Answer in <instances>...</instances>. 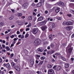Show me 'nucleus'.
<instances>
[{
  "label": "nucleus",
  "mask_w": 74,
  "mask_h": 74,
  "mask_svg": "<svg viewBox=\"0 0 74 74\" xmlns=\"http://www.w3.org/2000/svg\"><path fill=\"white\" fill-rule=\"evenodd\" d=\"M40 43L41 40L39 39H38L35 41L34 44L35 45L37 46V45H39V44H40Z\"/></svg>",
  "instance_id": "f257e3e1"
},
{
  "label": "nucleus",
  "mask_w": 74,
  "mask_h": 74,
  "mask_svg": "<svg viewBox=\"0 0 74 74\" xmlns=\"http://www.w3.org/2000/svg\"><path fill=\"white\" fill-rule=\"evenodd\" d=\"M72 51H73V48H69L68 49V57H70V55H71V53L72 52Z\"/></svg>",
  "instance_id": "f03ea898"
},
{
  "label": "nucleus",
  "mask_w": 74,
  "mask_h": 74,
  "mask_svg": "<svg viewBox=\"0 0 74 74\" xmlns=\"http://www.w3.org/2000/svg\"><path fill=\"white\" fill-rule=\"evenodd\" d=\"M48 71V74H52L54 73V71L52 69H50Z\"/></svg>",
  "instance_id": "7ed1b4c3"
},
{
  "label": "nucleus",
  "mask_w": 74,
  "mask_h": 74,
  "mask_svg": "<svg viewBox=\"0 0 74 74\" xmlns=\"http://www.w3.org/2000/svg\"><path fill=\"white\" fill-rule=\"evenodd\" d=\"M3 66L7 68H10V65L9 63H8L6 64V63H5L3 64Z\"/></svg>",
  "instance_id": "20e7f679"
},
{
  "label": "nucleus",
  "mask_w": 74,
  "mask_h": 74,
  "mask_svg": "<svg viewBox=\"0 0 74 74\" xmlns=\"http://www.w3.org/2000/svg\"><path fill=\"white\" fill-rule=\"evenodd\" d=\"M47 22V21H46V20H44L43 21L41 22L40 23V25L41 26L42 25H44L46 24Z\"/></svg>",
  "instance_id": "39448f33"
},
{
  "label": "nucleus",
  "mask_w": 74,
  "mask_h": 74,
  "mask_svg": "<svg viewBox=\"0 0 74 74\" xmlns=\"http://www.w3.org/2000/svg\"><path fill=\"white\" fill-rule=\"evenodd\" d=\"M47 28H48V27H47V25H44L42 26L41 27V29L42 31L45 30H46Z\"/></svg>",
  "instance_id": "423d86ee"
},
{
  "label": "nucleus",
  "mask_w": 74,
  "mask_h": 74,
  "mask_svg": "<svg viewBox=\"0 0 74 74\" xmlns=\"http://www.w3.org/2000/svg\"><path fill=\"white\" fill-rule=\"evenodd\" d=\"M38 32V29L37 28H34L33 30V33L35 34H37V32Z\"/></svg>",
  "instance_id": "0eeeda50"
},
{
  "label": "nucleus",
  "mask_w": 74,
  "mask_h": 74,
  "mask_svg": "<svg viewBox=\"0 0 74 74\" xmlns=\"http://www.w3.org/2000/svg\"><path fill=\"white\" fill-rule=\"evenodd\" d=\"M27 6H28V3H25L23 5V7L24 9H26Z\"/></svg>",
  "instance_id": "6e6552de"
},
{
  "label": "nucleus",
  "mask_w": 74,
  "mask_h": 74,
  "mask_svg": "<svg viewBox=\"0 0 74 74\" xmlns=\"http://www.w3.org/2000/svg\"><path fill=\"white\" fill-rule=\"evenodd\" d=\"M58 5L60 7H64V3L62 2H60Z\"/></svg>",
  "instance_id": "1a4fd4ad"
},
{
  "label": "nucleus",
  "mask_w": 74,
  "mask_h": 74,
  "mask_svg": "<svg viewBox=\"0 0 74 74\" xmlns=\"http://www.w3.org/2000/svg\"><path fill=\"white\" fill-rule=\"evenodd\" d=\"M43 17L42 16H40L39 17L37 21V22H38V21H42L43 20Z\"/></svg>",
  "instance_id": "9d476101"
},
{
  "label": "nucleus",
  "mask_w": 74,
  "mask_h": 74,
  "mask_svg": "<svg viewBox=\"0 0 74 74\" xmlns=\"http://www.w3.org/2000/svg\"><path fill=\"white\" fill-rule=\"evenodd\" d=\"M12 67L14 69L16 66V63L14 62H12L11 63Z\"/></svg>",
  "instance_id": "9b49d317"
},
{
  "label": "nucleus",
  "mask_w": 74,
  "mask_h": 74,
  "mask_svg": "<svg viewBox=\"0 0 74 74\" xmlns=\"http://www.w3.org/2000/svg\"><path fill=\"white\" fill-rule=\"evenodd\" d=\"M7 72V70L6 69H3L2 71H1L0 72V74H4L6 73Z\"/></svg>",
  "instance_id": "f8f14e48"
},
{
  "label": "nucleus",
  "mask_w": 74,
  "mask_h": 74,
  "mask_svg": "<svg viewBox=\"0 0 74 74\" xmlns=\"http://www.w3.org/2000/svg\"><path fill=\"white\" fill-rule=\"evenodd\" d=\"M66 29L67 30H68V31H70V30H71V27L70 26H67L66 27Z\"/></svg>",
  "instance_id": "ddd939ff"
},
{
  "label": "nucleus",
  "mask_w": 74,
  "mask_h": 74,
  "mask_svg": "<svg viewBox=\"0 0 74 74\" xmlns=\"http://www.w3.org/2000/svg\"><path fill=\"white\" fill-rule=\"evenodd\" d=\"M14 69H15L16 70L18 71H20V68L18 66H16Z\"/></svg>",
  "instance_id": "4468645a"
},
{
  "label": "nucleus",
  "mask_w": 74,
  "mask_h": 74,
  "mask_svg": "<svg viewBox=\"0 0 74 74\" xmlns=\"http://www.w3.org/2000/svg\"><path fill=\"white\" fill-rule=\"evenodd\" d=\"M73 24V22L71 21H69L66 23V25L67 26L71 25Z\"/></svg>",
  "instance_id": "2eb2a0df"
},
{
  "label": "nucleus",
  "mask_w": 74,
  "mask_h": 74,
  "mask_svg": "<svg viewBox=\"0 0 74 74\" xmlns=\"http://www.w3.org/2000/svg\"><path fill=\"white\" fill-rule=\"evenodd\" d=\"M42 2H39L37 4V7H40L42 6Z\"/></svg>",
  "instance_id": "dca6fc26"
},
{
  "label": "nucleus",
  "mask_w": 74,
  "mask_h": 74,
  "mask_svg": "<svg viewBox=\"0 0 74 74\" xmlns=\"http://www.w3.org/2000/svg\"><path fill=\"white\" fill-rule=\"evenodd\" d=\"M61 69H62V68L60 66H58L56 68V71H60V70H61Z\"/></svg>",
  "instance_id": "f3484780"
},
{
  "label": "nucleus",
  "mask_w": 74,
  "mask_h": 74,
  "mask_svg": "<svg viewBox=\"0 0 74 74\" xmlns=\"http://www.w3.org/2000/svg\"><path fill=\"white\" fill-rule=\"evenodd\" d=\"M61 58L64 61H66V59L64 57H63V56H61Z\"/></svg>",
  "instance_id": "a211bd4d"
},
{
  "label": "nucleus",
  "mask_w": 74,
  "mask_h": 74,
  "mask_svg": "<svg viewBox=\"0 0 74 74\" xmlns=\"http://www.w3.org/2000/svg\"><path fill=\"white\" fill-rule=\"evenodd\" d=\"M31 63L32 64H34V60L33 59H32L31 60Z\"/></svg>",
  "instance_id": "6ab92c4d"
},
{
  "label": "nucleus",
  "mask_w": 74,
  "mask_h": 74,
  "mask_svg": "<svg viewBox=\"0 0 74 74\" xmlns=\"http://www.w3.org/2000/svg\"><path fill=\"white\" fill-rule=\"evenodd\" d=\"M69 64L68 63H66L65 64L64 67H65V68H68V67H69Z\"/></svg>",
  "instance_id": "aec40b11"
},
{
  "label": "nucleus",
  "mask_w": 74,
  "mask_h": 74,
  "mask_svg": "<svg viewBox=\"0 0 74 74\" xmlns=\"http://www.w3.org/2000/svg\"><path fill=\"white\" fill-rule=\"evenodd\" d=\"M23 24V22L21 21H19L18 23V25H21Z\"/></svg>",
  "instance_id": "412c9836"
},
{
  "label": "nucleus",
  "mask_w": 74,
  "mask_h": 74,
  "mask_svg": "<svg viewBox=\"0 0 74 74\" xmlns=\"http://www.w3.org/2000/svg\"><path fill=\"white\" fill-rule=\"evenodd\" d=\"M44 63V61H41L38 64V65H42Z\"/></svg>",
  "instance_id": "4be33fe9"
},
{
  "label": "nucleus",
  "mask_w": 74,
  "mask_h": 74,
  "mask_svg": "<svg viewBox=\"0 0 74 74\" xmlns=\"http://www.w3.org/2000/svg\"><path fill=\"white\" fill-rule=\"evenodd\" d=\"M5 49H6V51H9L11 49L8 46L6 47Z\"/></svg>",
  "instance_id": "5701e85b"
},
{
  "label": "nucleus",
  "mask_w": 74,
  "mask_h": 74,
  "mask_svg": "<svg viewBox=\"0 0 74 74\" xmlns=\"http://www.w3.org/2000/svg\"><path fill=\"white\" fill-rule=\"evenodd\" d=\"M28 20H32L33 19V17L32 16H29L28 17Z\"/></svg>",
  "instance_id": "b1692460"
},
{
  "label": "nucleus",
  "mask_w": 74,
  "mask_h": 74,
  "mask_svg": "<svg viewBox=\"0 0 74 74\" xmlns=\"http://www.w3.org/2000/svg\"><path fill=\"white\" fill-rule=\"evenodd\" d=\"M71 46H72V44L70 43L69 45H68L66 48H71Z\"/></svg>",
  "instance_id": "393cba45"
},
{
  "label": "nucleus",
  "mask_w": 74,
  "mask_h": 74,
  "mask_svg": "<svg viewBox=\"0 0 74 74\" xmlns=\"http://www.w3.org/2000/svg\"><path fill=\"white\" fill-rule=\"evenodd\" d=\"M18 16L19 18L20 17H21V16H22V14L21 13H18Z\"/></svg>",
  "instance_id": "a878e982"
},
{
  "label": "nucleus",
  "mask_w": 74,
  "mask_h": 74,
  "mask_svg": "<svg viewBox=\"0 0 74 74\" xmlns=\"http://www.w3.org/2000/svg\"><path fill=\"white\" fill-rule=\"evenodd\" d=\"M47 67L49 68H51L52 67V65L51 64H48L47 65Z\"/></svg>",
  "instance_id": "bb28decb"
},
{
  "label": "nucleus",
  "mask_w": 74,
  "mask_h": 74,
  "mask_svg": "<svg viewBox=\"0 0 74 74\" xmlns=\"http://www.w3.org/2000/svg\"><path fill=\"white\" fill-rule=\"evenodd\" d=\"M57 18V19H58V21H60V20H61L62 19V17H60V16L58 17Z\"/></svg>",
  "instance_id": "cd10ccee"
},
{
  "label": "nucleus",
  "mask_w": 74,
  "mask_h": 74,
  "mask_svg": "<svg viewBox=\"0 0 74 74\" xmlns=\"http://www.w3.org/2000/svg\"><path fill=\"white\" fill-rule=\"evenodd\" d=\"M49 39L50 40H52V34L50 35L49 36Z\"/></svg>",
  "instance_id": "c85d7f7f"
},
{
  "label": "nucleus",
  "mask_w": 74,
  "mask_h": 74,
  "mask_svg": "<svg viewBox=\"0 0 74 74\" xmlns=\"http://www.w3.org/2000/svg\"><path fill=\"white\" fill-rule=\"evenodd\" d=\"M55 52V51L52 50L50 51V54H52V53H53Z\"/></svg>",
  "instance_id": "c756f323"
},
{
  "label": "nucleus",
  "mask_w": 74,
  "mask_h": 74,
  "mask_svg": "<svg viewBox=\"0 0 74 74\" xmlns=\"http://www.w3.org/2000/svg\"><path fill=\"white\" fill-rule=\"evenodd\" d=\"M55 55L58 56V55H61V54L59 53H56L55 54Z\"/></svg>",
  "instance_id": "7c9ffc66"
},
{
  "label": "nucleus",
  "mask_w": 74,
  "mask_h": 74,
  "mask_svg": "<svg viewBox=\"0 0 74 74\" xmlns=\"http://www.w3.org/2000/svg\"><path fill=\"white\" fill-rule=\"evenodd\" d=\"M66 23H66V22L64 21L62 23V25H64V26H65V25H66Z\"/></svg>",
  "instance_id": "2f4dec72"
},
{
  "label": "nucleus",
  "mask_w": 74,
  "mask_h": 74,
  "mask_svg": "<svg viewBox=\"0 0 74 74\" xmlns=\"http://www.w3.org/2000/svg\"><path fill=\"white\" fill-rule=\"evenodd\" d=\"M41 60H44L45 59V57L44 56H42L40 58Z\"/></svg>",
  "instance_id": "473e14b6"
},
{
  "label": "nucleus",
  "mask_w": 74,
  "mask_h": 74,
  "mask_svg": "<svg viewBox=\"0 0 74 74\" xmlns=\"http://www.w3.org/2000/svg\"><path fill=\"white\" fill-rule=\"evenodd\" d=\"M4 25V23L3 22H2L0 23V26H3Z\"/></svg>",
  "instance_id": "72a5a7b5"
},
{
  "label": "nucleus",
  "mask_w": 74,
  "mask_h": 74,
  "mask_svg": "<svg viewBox=\"0 0 74 74\" xmlns=\"http://www.w3.org/2000/svg\"><path fill=\"white\" fill-rule=\"evenodd\" d=\"M14 19V17H13V16H11L9 18V19H10V20H12V19Z\"/></svg>",
  "instance_id": "f704fd0d"
},
{
  "label": "nucleus",
  "mask_w": 74,
  "mask_h": 74,
  "mask_svg": "<svg viewBox=\"0 0 74 74\" xmlns=\"http://www.w3.org/2000/svg\"><path fill=\"white\" fill-rule=\"evenodd\" d=\"M56 66L55 65L53 68V69L54 70H56Z\"/></svg>",
  "instance_id": "c9c22d12"
},
{
  "label": "nucleus",
  "mask_w": 74,
  "mask_h": 74,
  "mask_svg": "<svg viewBox=\"0 0 74 74\" xmlns=\"http://www.w3.org/2000/svg\"><path fill=\"white\" fill-rule=\"evenodd\" d=\"M36 58H40V55H38V54L36 55Z\"/></svg>",
  "instance_id": "e433bc0d"
},
{
  "label": "nucleus",
  "mask_w": 74,
  "mask_h": 74,
  "mask_svg": "<svg viewBox=\"0 0 74 74\" xmlns=\"http://www.w3.org/2000/svg\"><path fill=\"white\" fill-rule=\"evenodd\" d=\"M10 37L11 38H13L14 37V35L13 34L12 35L10 36Z\"/></svg>",
  "instance_id": "4c0bfd02"
},
{
  "label": "nucleus",
  "mask_w": 74,
  "mask_h": 74,
  "mask_svg": "<svg viewBox=\"0 0 74 74\" xmlns=\"http://www.w3.org/2000/svg\"><path fill=\"white\" fill-rule=\"evenodd\" d=\"M11 10L12 11V12L13 13H15V10H14V9H11Z\"/></svg>",
  "instance_id": "58836bf2"
},
{
  "label": "nucleus",
  "mask_w": 74,
  "mask_h": 74,
  "mask_svg": "<svg viewBox=\"0 0 74 74\" xmlns=\"http://www.w3.org/2000/svg\"><path fill=\"white\" fill-rule=\"evenodd\" d=\"M9 73L10 74H13V71H10L9 72Z\"/></svg>",
  "instance_id": "ea45409f"
},
{
  "label": "nucleus",
  "mask_w": 74,
  "mask_h": 74,
  "mask_svg": "<svg viewBox=\"0 0 74 74\" xmlns=\"http://www.w3.org/2000/svg\"><path fill=\"white\" fill-rule=\"evenodd\" d=\"M55 11L57 13H58V12H59L60 11V10H58L57 9H56L55 10Z\"/></svg>",
  "instance_id": "a19ab883"
},
{
  "label": "nucleus",
  "mask_w": 74,
  "mask_h": 74,
  "mask_svg": "<svg viewBox=\"0 0 74 74\" xmlns=\"http://www.w3.org/2000/svg\"><path fill=\"white\" fill-rule=\"evenodd\" d=\"M56 9L60 11V8L59 7H57V8H56Z\"/></svg>",
  "instance_id": "79ce46f5"
},
{
  "label": "nucleus",
  "mask_w": 74,
  "mask_h": 74,
  "mask_svg": "<svg viewBox=\"0 0 74 74\" xmlns=\"http://www.w3.org/2000/svg\"><path fill=\"white\" fill-rule=\"evenodd\" d=\"M29 35V34H26L25 35V37H26V38H27V37H28Z\"/></svg>",
  "instance_id": "37998d69"
},
{
  "label": "nucleus",
  "mask_w": 74,
  "mask_h": 74,
  "mask_svg": "<svg viewBox=\"0 0 74 74\" xmlns=\"http://www.w3.org/2000/svg\"><path fill=\"white\" fill-rule=\"evenodd\" d=\"M71 60L72 62H73V61H74V58H71Z\"/></svg>",
  "instance_id": "c03bdc74"
},
{
  "label": "nucleus",
  "mask_w": 74,
  "mask_h": 74,
  "mask_svg": "<svg viewBox=\"0 0 74 74\" xmlns=\"http://www.w3.org/2000/svg\"><path fill=\"white\" fill-rule=\"evenodd\" d=\"M18 39V38H15L14 39V41H16V40H17Z\"/></svg>",
  "instance_id": "a18cd8bd"
},
{
  "label": "nucleus",
  "mask_w": 74,
  "mask_h": 74,
  "mask_svg": "<svg viewBox=\"0 0 74 74\" xmlns=\"http://www.w3.org/2000/svg\"><path fill=\"white\" fill-rule=\"evenodd\" d=\"M31 23H29V25H28L27 26V27H30V26H31Z\"/></svg>",
  "instance_id": "49530a36"
},
{
  "label": "nucleus",
  "mask_w": 74,
  "mask_h": 74,
  "mask_svg": "<svg viewBox=\"0 0 74 74\" xmlns=\"http://www.w3.org/2000/svg\"><path fill=\"white\" fill-rule=\"evenodd\" d=\"M29 30H30V29L29 28H28L26 29V32H27V31H28Z\"/></svg>",
  "instance_id": "de8ad7c7"
},
{
  "label": "nucleus",
  "mask_w": 74,
  "mask_h": 74,
  "mask_svg": "<svg viewBox=\"0 0 74 74\" xmlns=\"http://www.w3.org/2000/svg\"><path fill=\"white\" fill-rule=\"evenodd\" d=\"M16 34H20V32L18 31L16 32Z\"/></svg>",
  "instance_id": "09e8293b"
},
{
  "label": "nucleus",
  "mask_w": 74,
  "mask_h": 74,
  "mask_svg": "<svg viewBox=\"0 0 74 74\" xmlns=\"http://www.w3.org/2000/svg\"><path fill=\"white\" fill-rule=\"evenodd\" d=\"M71 73L72 74H74V70H73V71H72L71 72Z\"/></svg>",
  "instance_id": "8fccbe9b"
},
{
  "label": "nucleus",
  "mask_w": 74,
  "mask_h": 74,
  "mask_svg": "<svg viewBox=\"0 0 74 74\" xmlns=\"http://www.w3.org/2000/svg\"><path fill=\"white\" fill-rule=\"evenodd\" d=\"M71 12L72 13V14H74V11L73 10H71Z\"/></svg>",
  "instance_id": "3c124183"
},
{
  "label": "nucleus",
  "mask_w": 74,
  "mask_h": 74,
  "mask_svg": "<svg viewBox=\"0 0 74 74\" xmlns=\"http://www.w3.org/2000/svg\"><path fill=\"white\" fill-rule=\"evenodd\" d=\"M32 6V7H34V6H35V4L34 3H32V5H31Z\"/></svg>",
  "instance_id": "603ef678"
},
{
  "label": "nucleus",
  "mask_w": 74,
  "mask_h": 74,
  "mask_svg": "<svg viewBox=\"0 0 74 74\" xmlns=\"http://www.w3.org/2000/svg\"><path fill=\"white\" fill-rule=\"evenodd\" d=\"M67 16H69V17H71V15L70 14H67Z\"/></svg>",
  "instance_id": "864d4df0"
},
{
  "label": "nucleus",
  "mask_w": 74,
  "mask_h": 74,
  "mask_svg": "<svg viewBox=\"0 0 74 74\" xmlns=\"http://www.w3.org/2000/svg\"><path fill=\"white\" fill-rule=\"evenodd\" d=\"M14 53H12L10 55L11 57H13L14 56Z\"/></svg>",
  "instance_id": "5fc2aeb1"
},
{
  "label": "nucleus",
  "mask_w": 74,
  "mask_h": 74,
  "mask_svg": "<svg viewBox=\"0 0 74 74\" xmlns=\"http://www.w3.org/2000/svg\"><path fill=\"white\" fill-rule=\"evenodd\" d=\"M2 61H3V60H2V58H0V63H1V62H2Z\"/></svg>",
  "instance_id": "6e6d98bb"
},
{
  "label": "nucleus",
  "mask_w": 74,
  "mask_h": 74,
  "mask_svg": "<svg viewBox=\"0 0 74 74\" xmlns=\"http://www.w3.org/2000/svg\"><path fill=\"white\" fill-rule=\"evenodd\" d=\"M2 52H6V50L5 49L2 50Z\"/></svg>",
  "instance_id": "4d7b16f0"
},
{
  "label": "nucleus",
  "mask_w": 74,
  "mask_h": 74,
  "mask_svg": "<svg viewBox=\"0 0 74 74\" xmlns=\"http://www.w3.org/2000/svg\"><path fill=\"white\" fill-rule=\"evenodd\" d=\"M48 11H47V10H46V11H45V14H48Z\"/></svg>",
  "instance_id": "13d9d810"
},
{
  "label": "nucleus",
  "mask_w": 74,
  "mask_h": 74,
  "mask_svg": "<svg viewBox=\"0 0 74 74\" xmlns=\"http://www.w3.org/2000/svg\"><path fill=\"white\" fill-rule=\"evenodd\" d=\"M55 25V23H53L52 24V27H53V26H54Z\"/></svg>",
  "instance_id": "bf43d9fd"
},
{
  "label": "nucleus",
  "mask_w": 74,
  "mask_h": 74,
  "mask_svg": "<svg viewBox=\"0 0 74 74\" xmlns=\"http://www.w3.org/2000/svg\"><path fill=\"white\" fill-rule=\"evenodd\" d=\"M53 11V9H50V10H49V11L50 12H52V11Z\"/></svg>",
  "instance_id": "052dcab7"
},
{
  "label": "nucleus",
  "mask_w": 74,
  "mask_h": 74,
  "mask_svg": "<svg viewBox=\"0 0 74 74\" xmlns=\"http://www.w3.org/2000/svg\"><path fill=\"white\" fill-rule=\"evenodd\" d=\"M2 47H3V48H4L5 47V45H2Z\"/></svg>",
  "instance_id": "680f3d73"
},
{
  "label": "nucleus",
  "mask_w": 74,
  "mask_h": 74,
  "mask_svg": "<svg viewBox=\"0 0 74 74\" xmlns=\"http://www.w3.org/2000/svg\"><path fill=\"white\" fill-rule=\"evenodd\" d=\"M14 45V44L12 43V44H11L10 47H13Z\"/></svg>",
  "instance_id": "e2e57ef3"
},
{
  "label": "nucleus",
  "mask_w": 74,
  "mask_h": 74,
  "mask_svg": "<svg viewBox=\"0 0 74 74\" xmlns=\"http://www.w3.org/2000/svg\"><path fill=\"white\" fill-rule=\"evenodd\" d=\"M20 44H21V42L18 41V43H17V45H19Z\"/></svg>",
  "instance_id": "0e129e2a"
},
{
  "label": "nucleus",
  "mask_w": 74,
  "mask_h": 74,
  "mask_svg": "<svg viewBox=\"0 0 74 74\" xmlns=\"http://www.w3.org/2000/svg\"><path fill=\"white\" fill-rule=\"evenodd\" d=\"M74 38V33L72 35L71 38Z\"/></svg>",
  "instance_id": "69168bd1"
},
{
  "label": "nucleus",
  "mask_w": 74,
  "mask_h": 74,
  "mask_svg": "<svg viewBox=\"0 0 74 74\" xmlns=\"http://www.w3.org/2000/svg\"><path fill=\"white\" fill-rule=\"evenodd\" d=\"M36 64H38V61L37 60H36Z\"/></svg>",
  "instance_id": "338daca9"
},
{
  "label": "nucleus",
  "mask_w": 74,
  "mask_h": 74,
  "mask_svg": "<svg viewBox=\"0 0 74 74\" xmlns=\"http://www.w3.org/2000/svg\"><path fill=\"white\" fill-rule=\"evenodd\" d=\"M38 0H35L34 2L35 3H38Z\"/></svg>",
  "instance_id": "774afa93"
}]
</instances>
